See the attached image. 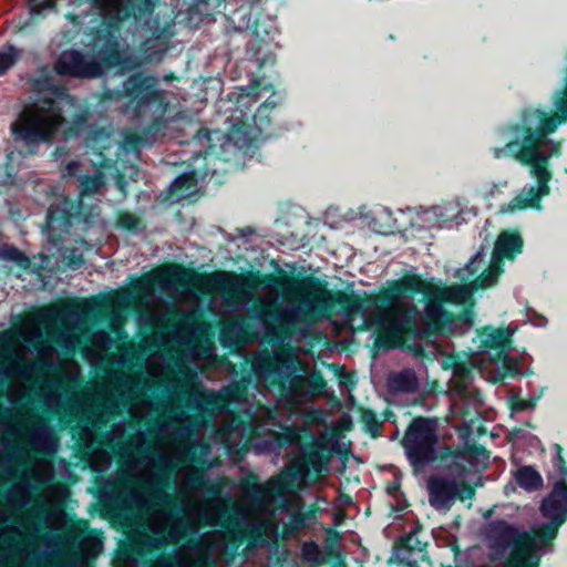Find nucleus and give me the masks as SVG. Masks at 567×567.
Here are the masks:
<instances>
[{"instance_id":"f257e3e1","label":"nucleus","mask_w":567,"mask_h":567,"mask_svg":"<svg viewBox=\"0 0 567 567\" xmlns=\"http://www.w3.org/2000/svg\"><path fill=\"white\" fill-rule=\"evenodd\" d=\"M177 368L176 375L169 379L166 358L156 352L146 360L147 375L116 371L110 375L107 385L79 392L80 369L72 363L56 373H47L39 389L48 409L63 410L70 419L84 421V429L90 433L107 423L120 406L127 408L137 420L167 417L158 424L159 436L153 443L152 453L126 462L125 471L141 488L130 496H171V488L210 496H229L236 491L238 496H277V476L262 484L249 473L235 485L217 474L219 461L213 455V446L202 440L187 444L193 434H205L208 422L190 423V416L181 406L171 401L155 406L146 393L155 383L167 381L174 401L185 403L200 414L219 417L212 425L213 443L218 449L224 447L233 460L245 453L258 437L264 439L255 444L257 453L277 455V424L271 411L262 406L252 412L248 402L241 400L237 384L218 393L203 391L196 370L182 363Z\"/></svg>"},{"instance_id":"f03ea898","label":"nucleus","mask_w":567,"mask_h":567,"mask_svg":"<svg viewBox=\"0 0 567 567\" xmlns=\"http://www.w3.org/2000/svg\"><path fill=\"white\" fill-rule=\"evenodd\" d=\"M523 238L517 231L504 230L495 241L491 259L480 250L455 276L470 284L442 286L406 272L392 281L384 293L386 308L381 317V336L390 347H402L415 336L426 332L463 333L473 324V313L466 310L454 322L443 302L460 305L468 301L477 288L492 286L503 271L502 260H513L522 252Z\"/></svg>"},{"instance_id":"7ed1b4c3","label":"nucleus","mask_w":567,"mask_h":567,"mask_svg":"<svg viewBox=\"0 0 567 567\" xmlns=\"http://www.w3.org/2000/svg\"><path fill=\"white\" fill-rule=\"evenodd\" d=\"M80 321L78 310H62L53 306L25 317L14 331L0 333V375L31 382L38 375L39 362L28 358L25 343L40 342L45 331L50 340L72 350L79 342L76 328ZM35 350L40 363L51 365L53 346L45 343Z\"/></svg>"},{"instance_id":"20e7f679","label":"nucleus","mask_w":567,"mask_h":567,"mask_svg":"<svg viewBox=\"0 0 567 567\" xmlns=\"http://www.w3.org/2000/svg\"><path fill=\"white\" fill-rule=\"evenodd\" d=\"M563 523H540L520 530L505 519L488 525V560L503 567H539V550L553 544Z\"/></svg>"},{"instance_id":"39448f33","label":"nucleus","mask_w":567,"mask_h":567,"mask_svg":"<svg viewBox=\"0 0 567 567\" xmlns=\"http://www.w3.org/2000/svg\"><path fill=\"white\" fill-rule=\"evenodd\" d=\"M65 105H72L68 95L25 105L11 124L14 142L29 153H34L42 143H50L64 122Z\"/></svg>"},{"instance_id":"423d86ee","label":"nucleus","mask_w":567,"mask_h":567,"mask_svg":"<svg viewBox=\"0 0 567 567\" xmlns=\"http://www.w3.org/2000/svg\"><path fill=\"white\" fill-rule=\"evenodd\" d=\"M515 328L505 329L487 327L481 331L475 342L477 352L471 358V364L491 382H498L507 375L525 373L523 371L524 357H514L508 353L511 337Z\"/></svg>"},{"instance_id":"0eeeda50","label":"nucleus","mask_w":567,"mask_h":567,"mask_svg":"<svg viewBox=\"0 0 567 567\" xmlns=\"http://www.w3.org/2000/svg\"><path fill=\"white\" fill-rule=\"evenodd\" d=\"M187 274L181 266H166L137 279L133 287L134 296L130 292L117 296L114 306L126 308L133 303L137 311L155 317L157 303L155 286L157 285L164 293L174 299L195 296L194 291L185 286Z\"/></svg>"},{"instance_id":"6e6552de","label":"nucleus","mask_w":567,"mask_h":567,"mask_svg":"<svg viewBox=\"0 0 567 567\" xmlns=\"http://www.w3.org/2000/svg\"><path fill=\"white\" fill-rule=\"evenodd\" d=\"M99 503V516L115 528H125L133 519V504L188 505L192 502H223L235 504L239 501L256 505L289 506L303 498H95Z\"/></svg>"},{"instance_id":"1a4fd4ad","label":"nucleus","mask_w":567,"mask_h":567,"mask_svg":"<svg viewBox=\"0 0 567 567\" xmlns=\"http://www.w3.org/2000/svg\"><path fill=\"white\" fill-rule=\"evenodd\" d=\"M52 476V463L33 457L25 446H18L6 456L0 452V481L11 482L16 496H31V491L49 482Z\"/></svg>"},{"instance_id":"9d476101","label":"nucleus","mask_w":567,"mask_h":567,"mask_svg":"<svg viewBox=\"0 0 567 567\" xmlns=\"http://www.w3.org/2000/svg\"><path fill=\"white\" fill-rule=\"evenodd\" d=\"M124 59V43L112 37L99 51L97 59L87 58L75 50L65 51L58 59L54 69L61 75L93 79L100 76L104 69L122 64Z\"/></svg>"},{"instance_id":"9b49d317","label":"nucleus","mask_w":567,"mask_h":567,"mask_svg":"<svg viewBox=\"0 0 567 567\" xmlns=\"http://www.w3.org/2000/svg\"><path fill=\"white\" fill-rule=\"evenodd\" d=\"M282 289L289 299L299 302V305L287 306L281 311V319L287 323L303 321L327 301L328 292L310 278L286 279Z\"/></svg>"},{"instance_id":"f8f14e48","label":"nucleus","mask_w":567,"mask_h":567,"mask_svg":"<svg viewBox=\"0 0 567 567\" xmlns=\"http://www.w3.org/2000/svg\"><path fill=\"white\" fill-rule=\"evenodd\" d=\"M480 478L458 467L432 476L427 482L431 496H465L474 493V486Z\"/></svg>"},{"instance_id":"ddd939ff","label":"nucleus","mask_w":567,"mask_h":567,"mask_svg":"<svg viewBox=\"0 0 567 567\" xmlns=\"http://www.w3.org/2000/svg\"><path fill=\"white\" fill-rule=\"evenodd\" d=\"M435 441V422L415 419L405 434L404 445L410 457L415 462L423 463L434 458Z\"/></svg>"},{"instance_id":"4468645a","label":"nucleus","mask_w":567,"mask_h":567,"mask_svg":"<svg viewBox=\"0 0 567 567\" xmlns=\"http://www.w3.org/2000/svg\"><path fill=\"white\" fill-rule=\"evenodd\" d=\"M417 533H420L419 527L394 540L393 554L389 563H395L401 567H429L427 543L421 540Z\"/></svg>"},{"instance_id":"2eb2a0df","label":"nucleus","mask_w":567,"mask_h":567,"mask_svg":"<svg viewBox=\"0 0 567 567\" xmlns=\"http://www.w3.org/2000/svg\"><path fill=\"white\" fill-rule=\"evenodd\" d=\"M80 181V202L79 212L64 214L50 209L47 217V225L50 231L54 233L59 229L68 230L71 226L70 217L72 216H85L84 197L97 194L104 187V174L101 169H95L92 175H81Z\"/></svg>"},{"instance_id":"dca6fc26","label":"nucleus","mask_w":567,"mask_h":567,"mask_svg":"<svg viewBox=\"0 0 567 567\" xmlns=\"http://www.w3.org/2000/svg\"><path fill=\"white\" fill-rule=\"evenodd\" d=\"M157 83V78L137 73L123 83L122 93L135 104L138 111H142L152 102H163L164 91L156 89Z\"/></svg>"},{"instance_id":"f3484780","label":"nucleus","mask_w":567,"mask_h":567,"mask_svg":"<svg viewBox=\"0 0 567 567\" xmlns=\"http://www.w3.org/2000/svg\"><path fill=\"white\" fill-rule=\"evenodd\" d=\"M224 543H226V546H228V549L234 555L243 544L248 545V548L265 545L267 543V529L264 523L246 524L244 528H240L233 520L226 524Z\"/></svg>"},{"instance_id":"a211bd4d","label":"nucleus","mask_w":567,"mask_h":567,"mask_svg":"<svg viewBox=\"0 0 567 567\" xmlns=\"http://www.w3.org/2000/svg\"><path fill=\"white\" fill-rule=\"evenodd\" d=\"M80 4L87 3V7L95 9L110 21H122L131 13L135 14L136 6L132 0H75Z\"/></svg>"},{"instance_id":"6ab92c4d","label":"nucleus","mask_w":567,"mask_h":567,"mask_svg":"<svg viewBox=\"0 0 567 567\" xmlns=\"http://www.w3.org/2000/svg\"><path fill=\"white\" fill-rule=\"evenodd\" d=\"M357 218L360 220L362 228H367L373 233L381 234L389 226L391 216L385 208H371L367 205H362Z\"/></svg>"},{"instance_id":"aec40b11","label":"nucleus","mask_w":567,"mask_h":567,"mask_svg":"<svg viewBox=\"0 0 567 567\" xmlns=\"http://www.w3.org/2000/svg\"><path fill=\"white\" fill-rule=\"evenodd\" d=\"M29 443L34 451L52 455L56 453L59 447L58 439L53 431L45 424L34 427L29 435Z\"/></svg>"},{"instance_id":"412c9836","label":"nucleus","mask_w":567,"mask_h":567,"mask_svg":"<svg viewBox=\"0 0 567 567\" xmlns=\"http://www.w3.org/2000/svg\"><path fill=\"white\" fill-rule=\"evenodd\" d=\"M252 371L260 385L268 388V382L275 383L281 379V371L276 367L274 359L269 354L257 355L252 363Z\"/></svg>"},{"instance_id":"4be33fe9","label":"nucleus","mask_w":567,"mask_h":567,"mask_svg":"<svg viewBox=\"0 0 567 567\" xmlns=\"http://www.w3.org/2000/svg\"><path fill=\"white\" fill-rule=\"evenodd\" d=\"M548 480L553 485L551 496H567V464L559 447L554 458V471Z\"/></svg>"},{"instance_id":"5701e85b","label":"nucleus","mask_w":567,"mask_h":567,"mask_svg":"<svg viewBox=\"0 0 567 567\" xmlns=\"http://www.w3.org/2000/svg\"><path fill=\"white\" fill-rule=\"evenodd\" d=\"M239 277L230 272H214L206 279L209 291L235 293L240 287Z\"/></svg>"},{"instance_id":"b1692460","label":"nucleus","mask_w":567,"mask_h":567,"mask_svg":"<svg viewBox=\"0 0 567 567\" xmlns=\"http://www.w3.org/2000/svg\"><path fill=\"white\" fill-rule=\"evenodd\" d=\"M539 514L549 520L547 523L565 524L567 518V498H542Z\"/></svg>"},{"instance_id":"393cba45","label":"nucleus","mask_w":567,"mask_h":567,"mask_svg":"<svg viewBox=\"0 0 567 567\" xmlns=\"http://www.w3.org/2000/svg\"><path fill=\"white\" fill-rule=\"evenodd\" d=\"M437 214L439 227H452L461 224L462 207L458 200L434 206Z\"/></svg>"},{"instance_id":"a878e982","label":"nucleus","mask_w":567,"mask_h":567,"mask_svg":"<svg viewBox=\"0 0 567 567\" xmlns=\"http://www.w3.org/2000/svg\"><path fill=\"white\" fill-rule=\"evenodd\" d=\"M516 483L526 492L533 493L543 486V477L533 466H522L514 473Z\"/></svg>"},{"instance_id":"bb28decb","label":"nucleus","mask_w":567,"mask_h":567,"mask_svg":"<svg viewBox=\"0 0 567 567\" xmlns=\"http://www.w3.org/2000/svg\"><path fill=\"white\" fill-rule=\"evenodd\" d=\"M92 346L96 350L85 349V357L92 364H100L104 359V352L111 348L112 339L105 331H96L91 339Z\"/></svg>"},{"instance_id":"cd10ccee","label":"nucleus","mask_w":567,"mask_h":567,"mask_svg":"<svg viewBox=\"0 0 567 567\" xmlns=\"http://www.w3.org/2000/svg\"><path fill=\"white\" fill-rule=\"evenodd\" d=\"M389 386L395 392L412 393L417 390L419 382L414 371L404 370L390 377Z\"/></svg>"},{"instance_id":"c85d7f7f","label":"nucleus","mask_w":567,"mask_h":567,"mask_svg":"<svg viewBox=\"0 0 567 567\" xmlns=\"http://www.w3.org/2000/svg\"><path fill=\"white\" fill-rule=\"evenodd\" d=\"M86 144L87 147L91 148L99 157L96 161L92 159L93 164L99 165L100 167L104 166L103 151L109 150L112 145L109 133L104 131L92 132Z\"/></svg>"},{"instance_id":"c756f323","label":"nucleus","mask_w":567,"mask_h":567,"mask_svg":"<svg viewBox=\"0 0 567 567\" xmlns=\"http://www.w3.org/2000/svg\"><path fill=\"white\" fill-rule=\"evenodd\" d=\"M196 186V173L189 172L176 177L171 184V190L176 197L183 198L192 194Z\"/></svg>"},{"instance_id":"7c9ffc66","label":"nucleus","mask_w":567,"mask_h":567,"mask_svg":"<svg viewBox=\"0 0 567 567\" xmlns=\"http://www.w3.org/2000/svg\"><path fill=\"white\" fill-rule=\"evenodd\" d=\"M406 498H393L385 503L386 516L393 520H408L410 504Z\"/></svg>"},{"instance_id":"2f4dec72","label":"nucleus","mask_w":567,"mask_h":567,"mask_svg":"<svg viewBox=\"0 0 567 567\" xmlns=\"http://www.w3.org/2000/svg\"><path fill=\"white\" fill-rule=\"evenodd\" d=\"M411 223L419 229L439 227L435 207L421 208L415 213Z\"/></svg>"},{"instance_id":"473e14b6","label":"nucleus","mask_w":567,"mask_h":567,"mask_svg":"<svg viewBox=\"0 0 567 567\" xmlns=\"http://www.w3.org/2000/svg\"><path fill=\"white\" fill-rule=\"evenodd\" d=\"M94 535H96V530L90 528L85 519H79L78 524L73 525V528H71V540L75 544V548H79V545L94 538Z\"/></svg>"},{"instance_id":"72a5a7b5","label":"nucleus","mask_w":567,"mask_h":567,"mask_svg":"<svg viewBox=\"0 0 567 567\" xmlns=\"http://www.w3.org/2000/svg\"><path fill=\"white\" fill-rule=\"evenodd\" d=\"M0 259L6 261H12L24 269H27L30 266L29 258L14 246L0 247Z\"/></svg>"},{"instance_id":"f704fd0d","label":"nucleus","mask_w":567,"mask_h":567,"mask_svg":"<svg viewBox=\"0 0 567 567\" xmlns=\"http://www.w3.org/2000/svg\"><path fill=\"white\" fill-rule=\"evenodd\" d=\"M21 51L8 45L0 51V75L6 73L20 58Z\"/></svg>"},{"instance_id":"c9c22d12","label":"nucleus","mask_w":567,"mask_h":567,"mask_svg":"<svg viewBox=\"0 0 567 567\" xmlns=\"http://www.w3.org/2000/svg\"><path fill=\"white\" fill-rule=\"evenodd\" d=\"M49 501H59L62 505H69L74 498H0V504H44Z\"/></svg>"},{"instance_id":"e433bc0d","label":"nucleus","mask_w":567,"mask_h":567,"mask_svg":"<svg viewBox=\"0 0 567 567\" xmlns=\"http://www.w3.org/2000/svg\"><path fill=\"white\" fill-rule=\"evenodd\" d=\"M58 0H43L39 2L38 0H29L30 2V14L32 17H39L44 14L47 11H53L55 9V3Z\"/></svg>"},{"instance_id":"4c0bfd02","label":"nucleus","mask_w":567,"mask_h":567,"mask_svg":"<svg viewBox=\"0 0 567 567\" xmlns=\"http://www.w3.org/2000/svg\"><path fill=\"white\" fill-rule=\"evenodd\" d=\"M110 464L111 456L105 451H95L91 456V466L97 472L107 470Z\"/></svg>"},{"instance_id":"58836bf2","label":"nucleus","mask_w":567,"mask_h":567,"mask_svg":"<svg viewBox=\"0 0 567 567\" xmlns=\"http://www.w3.org/2000/svg\"><path fill=\"white\" fill-rule=\"evenodd\" d=\"M361 422L364 425V429L375 437L379 433L380 422L377 420L375 415L371 411H361L360 415Z\"/></svg>"},{"instance_id":"ea45409f","label":"nucleus","mask_w":567,"mask_h":567,"mask_svg":"<svg viewBox=\"0 0 567 567\" xmlns=\"http://www.w3.org/2000/svg\"><path fill=\"white\" fill-rule=\"evenodd\" d=\"M302 557L307 561L321 564V555L319 554L318 545L316 543H307L302 546Z\"/></svg>"},{"instance_id":"a19ab883","label":"nucleus","mask_w":567,"mask_h":567,"mask_svg":"<svg viewBox=\"0 0 567 567\" xmlns=\"http://www.w3.org/2000/svg\"><path fill=\"white\" fill-rule=\"evenodd\" d=\"M471 499L472 498H427V503H430V506L440 509L449 508L450 506L454 505L456 501L465 502Z\"/></svg>"},{"instance_id":"79ce46f5","label":"nucleus","mask_w":567,"mask_h":567,"mask_svg":"<svg viewBox=\"0 0 567 567\" xmlns=\"http://www.w3.org/2000/svg\"><path fill=\"white\" fill-rule=\"evenodd\" d=\"M120 225L126 229H135L138 226V218L131 214H124L120 217Z\"/></svg>"},{"instance_id":"37998d69","label":"nucleus","mask_w":567,"mask_h":567,"mask_svg":"<svg viewBox=\"0 0 567 567\" xmlns=\"http://www.w3.org/2000/svg\"><path fill=\"white\" fill-rule=\"evenodd\" d=\"M497 190H498L497 184L485 183L484 185L481 186L478 192L484 198H489V197H493Z\"/></svg>"},{"instance_id":"c03bdc74","label":"nucleus","mask_w":567,"mask_h":567,"mask_svg":"<svg viewBox=\"0 0 567 567\" xmlns=\"http://www.w3.org/2000/svg\"><path fill=\"white\" fill-rule=\"evenodd\" d=\"M308 515L296 513L291 515V526L292 529L300 530L306 525V518Z\"/></svg>"},{"instance_id":"a18cd8bd","label":"nucleus","mask_w":567,"mask_h":567,"mask_svg":"<svg viewBox=\"0 0 567 567\" xmlns=\"http://www.w3.org/2000/svg\"><path fill=\"white\" fill-rule=\"evenodd\" d=\"M80 163L79 162H70L65 167V175L75 176L79 172Z\"/></svg>"},{"instance_id":"49530a36","label":"nucleus","mask_w":567,"mask_h":567,"mask_svg":"<svg viewBox=\"0 0 567 567\" xmlns=\"http://www.w3.org/2000/svg\"><path fill=\"white\" fill-rule=\"evenodd\" d=\"M278 299V292L274 291L269 297H261V303L264 306H272Z\"/></svg>"},{"instance_id":"de8ad7c7","label":"nucleus","mask_w":567,"mask_h":567,"mask_svg":"<svg viewBox=\"0 0 567 567\" xmlns=\"http://www.w3.org/2000/svg\"><path fill=\"white\" fill-rule=\"evenodd\" d=\"M45 564L51 567H59V556L56 554H51L45 557Z\"/></svg>"},{"instance_id":"09e8293b","label":"nucleus","mask_w":567,"mask_h":567,"mask_svg":"<svg viewBox=\"0 0 567 567\" xmlns=\"http://www.w3.org/2000/svg\"><path fill=\"white\" fill-rule=\"evenodd\" d=\"M400 488V483H399V480L398 478H394V481L388 485L386 487V493L388 494H394L399 491Z\"/></svg>"},{"instance_id":"8fccbe9b","label":"nucleus","mask_w":567,"mask_h":567,"mask_svg":"<svg viewBox=\"0 0 567 567\" xmlns=\"http://www.w3.org/2000/svg\"><path fill=\"white\" fill-rule=\"evenodd\" d=\"M533 406V404L528 403L527 401H518L514 404L513 409L515 411H523V410H526L528 408Z\"/></svg>"},{"instance_id":"3c124183","label":"nucleus","mask_w":567,"mask_h":567,"mask_svg":"<svg viewBox=\"0 0 567 567\" xmlns=\"http://www.w3.org/2000/svg\"><path fill=\"white\" fill-rule=\"evenodd\" d=\"M81 264H82L81 256H74V258L71 259V261H70V266H72L73 268L78 267Z\"/></svg>"},{"instance_id":"603ef678","label":"nucleus","mask_w":567,"mask_h":567,"mask_svg":"<svg viewBox=\"0 0 567 567\" xmlns=\"http://www.w3.org/2000/svg\"><path fill=\"white\" fill-rule=\"evenodd\" d=\"M336 501L342 502L343 505H351V504H353V498H336Z\"/></svg>"},{"instance_id":"864d4df0","label":"nucleus","mask_w":567,"mask_h":567,"mask_svg":"<svg viewBox=\"0 0 567 567\" xmlns=\"http://www.w3.org/2000/svg\"><path fill=\"white\" fill-rule=\"evenodd\" d=\"M247 95L248 96L251 95L254 97H258L260 94L255 91V87H249L248 91H247Z\"/></svg>"},{"instance_id":"5fc2aeb1","label":"nucleus","mask_w":567,"mask_h":567,"mask_svg":"<svg viewBox=\"0 0 567 567\" xmlns=\"http://www.w3.org/2000/svg\"><path fill=\"white\" fill-rule=\"evenodd\" d=\"M328 536L334 537L336 539L339 537L337 536V532L333 528L328 529Z\"/></svg>"},{"instance_id":"6e6d98bb","label":"nucleus","mask_w":567,"mask_h":567,"mask_svg":"<svg viewBox=\"0 0 567 567\" xmlns=\"http://www.w3.org/2000/svg\"><path fill=\"white\" fill-rule=\"evenodd\" d=\"M153 4H154L153 0H145V2H144L145 10H148V8L152 7Z\"/></svg>"},{"instance_id":"4d7b16f0","label":"nucleus","mask_w":567,"mask_h":567,"mask_svg":"<svg viewBox=\"0 0 567 567\" xmlns=\"http://www.w3.org/2000/svg\"><path fill=\"white\" fill-rule=\"evenodd\" d=\"M355 546H358V550L361 551V553H364V547H362V545H360V542H355Z\"/></svg>"},{"instance_id":"13d9d810","label":"nucleus","mask_w":567,"mask_h":567,"mask_svg":"<svg viewBox=\"0 0 567 567\" xmlns=\"http://www.w3.org/2000/svg\"><path fill=\"white\" fill-rule=\"evenodd\" d=\"M143 442H144L143 433H140V434H138V444H140V445H141V444H143Z\"/></svg>"},{"instance_id":"bf43d9fd","label":"nucleus","mask_w":567,"mask_h":567,"mask_svg":"<svg viewBox=\"0 0 567 567\" xmlns=\"http://www.w3.org/2000/svg\"><path fill=\"white\" fill-rule=\"evenodd\" d=\"M68 18L71 20V21H75L76 17L74 14H71L69 13L68 14Z\"/></svg>"},{"instance_id":"052dcab7","label":"nucleus","mask_w":567,"mask_h":567,"mask_svg":"<svg viewBox=\"0 0 567 567\" xmlns=\"http://www.w3.org/2000/svg\"><path fill=\"white\" fill-rule=\"evenodd\" d=\"M315 501L322 502V503L327 504V498H315Z\"/></svg>"},{"instance_id":"680f3d73","label":"nucleus","mask_w":567,"mask_h":567,"mask_svg":"<svg viewBox=\"0 0 567 567\" xmlns=\"http://www.w3.org/2000/svg\"><path fill=\"white\" fill-rule=\"evenodd\" d=\"M159 323L164 324L165 323V319L164 318H158L157 319Z\"/></svg>"},{"instance_id":"e2e57ef3","label":"nucleus","mask_w":567,"mask_h":567,"mask_svg":"<svg viewBox=\"0 0 567 567\" xmlns=\"http://www.w3.org/2000/svg\"><path fill=\"white\" fill-rule=\"evenodd\" d=\"M225 334H226V329H224V330L221 331V338H224V337H225Z\"/></svg>"},{"instance_id":"0e129e2a","label":"nucleus","mask_w":567,"mask_h":567,"mask_svg":"<svg viewBox=\"0 0 567 567\" xmlns=\"http://www.w3.org/2000/svg\"><path fill=\"white\" fill-rule=\"evenodd\" d=\"M358 567H362V566H360V561L359 560H358Z\"/></svg>"},{"instance_id":"69168bd1","label":"nucleus","mask_w":567,"mask_h":567,"mask_svg":"<svg viewBox=\"0 0 567 567\" xmlns=\"http://www.w3.org/2000/svg\"><path fill=\"white\" fill-rule=\"evenodd\" d=\"M340 567H344V566H343V564H342V565H340Z\"/></svg>"},{"instance_id":"338daca9","label":"nucleus","mask_w":567,"mask_h":567,"mask_svg":"<svg viewBox=\"0 0 567 567\" xmlns=\"http://www.w3.org/2000/svg\"><path fill=\"white\" fill-rule=\"evenodd\" d=\"M485 567H488V566H485Z\"/></svg>"}]
</instances>
